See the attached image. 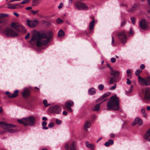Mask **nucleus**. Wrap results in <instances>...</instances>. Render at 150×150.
I'll return each mask as SVG.
<instances>
[{"mask_svg":"<svg viewBox=\"0 0 150 150\" xmlns=\"http://www.w3.org/2000/svg\"><path fill=\"white\" fill-rule=\"evenodd\" d=\"M63 6V4L62 2H61L59 5L58 6L59 9H60L62 8Z\"/></svg>","mask_w":150,"mask_h":150,"instance_id":"nucleus-46","label":"nucleus"},{"mask_svg":"<svg viewBox=\"0 0 150 150\" xmlns=\"http://www.w3.org/2000/svg\"><path fill=\"white\" fill-rule=\"evenodd\" d=\"M63 114L64 115H66L67 114V113L66 111H64L63 112Z\"/></svg>","mask_w":150,"mask_h":150,"instance_id":"nucleus-59","label":"nucleus"},{"mask_svg":"<svg viewBox=\"0 0 150 150\" xmlns=\"http://www.w3.org/2000/svg\"><path fill=\"white\" fill-rule=\"evenodd\" d=\"M145 68V66L144 65V64H142L140 66V68L141 69H144Z\"/></svg>","mask_w":150,"mask_h":150,"instance_id":"nucleus-50","label":"nucleus"},{"mask_svg":"<svg viewBox=\"0 0 150 150\" xmlns=\"http://www.w3.org/2000/svg\"><path fill=\"white\" fill-rule=\"evenodd\" d=\"M63 21L60 18H58L57 20V22L58 24H61L63 23Z\"/></svg>","mask_w":150,"mask_h":150,"instance_id":"nucleus-38","label":"nucleus"},{"mask_svg":"<svg viewBox=\"0 0 150 150\" xmlns=\"http://www.w3.org/2000/svg\"><path fill=\"white\" fill-rule=\"evenodd\" d=\"M114 39L113 37H112V45H114Z\"/></svg>","mask_w":150,"mask_h":150,"instance_id":"nucleus-53","label":"nucleus"},{"mask_svg":"<svg viewBox=\"0 0 150 150\" xmlns=\"http://www.w3.org/2000/svg\"><path fill=\"white\" fill-rule=\"evenodd\" d=\"M58 35L59 37L64 36L65 35L64 32L62 30H61L58 32Z\"/></svg>","mask_w":150,"mask_h":150,"instance_id":"nucleus-28","label":"nucleus"},{"mask_svg":"<svg viewBox=\"0 0 150 150\" xmlns=\"http://www.w3.org/2000/svg\"><path fill=\"white\" fill-rule=\"evenodd\" d=\"M141 112L144 117H147V115L145 113V110L144 108H142V109Z\"/></svg>","mask_w":150,"mask_h":150,"instance_id":"nucleus-33","label":"nucleus"},{"mask_svg":"<svg viewBox=\"0 0 150 150\" xmlns=\"http://www.w3.org/2000/svg\"><path fill=\"white\" fill-rule=\"evenodd\" d=\"M104 86L103 84H99L98 86V88L99 90L100 91H102L104 88Z\"/></svg>","mask_w":150,"mask_h":150,"instance_id":"nucleus-36","label":"nucleus"},{"mask_svg":"<svg viewBox=\"0 0 150 150\" xmlns=\"http://www.w3.org/2000/svg\"><path fill=\"white\" fill-rule=\"evenodd\" d=\"M125 24V21L124 20L123 21H122L121 23V26H123Z\"/></svg>","mask_w":150,"mask_h":150,"instance_id":"nucleus-54","label":"nucleus"},{"mask_svg":"<svg viewBox=\"0 0 150 150\" xmlns=\"http://www.w3.org/2000/svg\"><path fill=\"white\" fill-rule=\"evenodd\" d=\"M42 120L44 121H46L47 120V118L45 117H43L42 118Z\"/></svg>","mask_w":150,"mask_h":150,"instance_id":"nucleus-57","label":"nucleus"},{"mask_svg":"<svg viewBox=\"0 0 150 150\" xmlns=\"http://www.w3.org/2000/svg\"><path fill=\"white\" fill-rule=\"evenodd\" d=\"M107 107L109 110H118L120 109L119 98L115 95L111 97L108 103Z\"/></svg>","mask_w":150,"mask_h":150,"instance_id":"nucleus-2","label":"nucleus"},{"mask_svg":"<svg viewBox=\"0 0 150 150\" xmlns=\"http://www.w3.org/2000/svg\"><path fill=\"white\" fill-rule=\"evenodd\" d=\"M115 82V78L114 77H113L110 78L109 83L110 84H111Z\"/></svg>","mask_w":150,"mask_h":150,"instance_id":"nucleus-35","label":"nucleus"},{"mask_svg":"<svg viewBox=\"0 0 150 150\" xmlns=\"http://www.w3.org/2000/svg\"><path fill=\"white\" fill-rule=\"evenodd\" d=\"M5 94L9 98H12V93H10L8 91H7L5 92Z\"/></svg>","mask_w":150,"mask_h":150,"instance_id":"nucleus-37","label":"nucleus"},{"mask_svg":"<svg viewBox=\"0 0 150 150\" xmlns=\"http://www.w3.org/2000/svg\"><path fill=\"white\" fill-rule=\"evenodd\" d=\"M116 59L114 57H112L110 59V61L112 63H114L116 61Z\"/></svg>","mask_w":150,"mask_h":150,"instance_id":"nucleus-48","label":"nucleus"},{"mask_svg":"<svg viewBox=\"0 0 150 150\" xmlns=\"http://www.w3.org/2000/svg\"><path fill=\"white\" fill-rule=\"evenodd\" d=\"M35 120V118L33 116H32L18 120V121L19 123L25 126H32L34 125Z\"/></svg>","mask_w":150,"mask_h":150,"instance_id":"nucleus-4","label":"nucleus"},{"mask_svg":"<svg viewBox=\"0 0 150 150\" xmlns=\"http://www.w3.org/2000/svg\"><path fill=\"white\" fill-rule=\"evenodd\" d=\"M13 14L16 17H18L19 16L18 14L16 13H14Z\"/></svg>","mask_w":150,"mask_h":150,"instance_id":"nucleus-58","label":"nucleus"},{"mask_svg":"<svg viewBox=\"0 0 150 150\" xmlns=\"http://www.w3.org/2000/svg\"><path fill=\"white\" fill-rule=\"evenodd\" d=\"M113 144V141L112 139H110L108 142L105 143V145L106 146H108L110 145H112Z\"/></svg>","mask_w":150,"mask_h":150,"instance_id":"nucleus-25","label":"nucleus"},{"mask_svg":"<svg viewBox=\"0 0 150 150\" xmlns=\"http://www.w3.org/2000/svg\"><path fill=\"white\" fill-rule=\"evenodd\" d=\"M86 147L91 149L92 150L94 149V145L93 144L89 143L88 141H87L86 142Z\"/></svg>","mask_w":150,"mask_h":150,"instance_id":"nucleus-20","label":"nucleus"},{"mask_svg":"<svg viewBox=\"0 0 150 150\" xmlns=\"http://www.w3.org/2000/svg\"><path fill=\"white\" fill-rule=\"evenodd\" d=\"M148 23L145 19H143L140 21L139 26L142 29H146L148 28Z\"/></svg>","mask_w":150,"mask_h":150,"instance_id":"nucleus-11","label":"nucleus"},{"mask_svg":"<svg viewBox=\"0 0 150 150\" xmlns=\"http://www.w3.org/2000/svg\"><path fill=\"white\" fill-rule=\"evenodd\" d=\"M4 33L8 37H15L18 35L12 29L6 28L4 31Z\"/></svg>","mask_w":150,"mask_h":150,"instance_id":"nucleus-6","label":"nucleus"},{"mask_svg":"<svg viewBox=\"0 0 150 150\" xmlns=\"http://www.w3.org/2000/svg\"><path fill=\"white\" fill-rule=\"evenodd\" d=\"M47 122L45 121H43L42 123V128L43 129H48V127H46L47 125Z\"/></svg>","mask_w":150,"mask_h":150,"instance_id":"nucleus-30","label":"nucleus"},{"mask_svg":"<svg viewBox=\"0 0 150 150\" xmlns=\"http://www.w3.org/2000/svg\"><path fill=\"white\" fill-rule=\"evenodd\" d=\"M75 142H73L69 146V144L68 143H67L65 145V148L67 150H69V149H70L71 150H76L75 147Z\"/></svg>","mask_w":150,"mask_h":150,"instance_id":"nucleus-14","label":"nucleus"},{"mask_svg":"<svg viewBox=\"0 0 150 150\" xmlns=\"http://www.w3.org/2000/svg\"><path fill=\"white\" fill-rule=\"evenodd\" d=\"M19 25V23L15 22H12L11 24V26L17 30H18Z\"/></svg>","mask_w":150,"mask_h":150,"instance_id":"nucleus-21","label":"nucleus"},{"mask_svg":"<svg viewBox=\"0 0 150 150\" xmlns=\"http://www.w3.org/2000/svg\"><path fill=\"white\" fill-rule=\"evenodd\" d=\"M8 5L9 6L8 7V8L11 9H16L17 8V7L18 6H19L20 7H21V6H20L19 4H9Z\"/></svg>","mask_w":150,"mask_h":150,"instance_id":"nucleus-18","label":"nucleus"},{"mask_svg":"<svg viewBox=\"0 0 150 150\" xmlns=\"http://www.w3.org/2000/svg\"><path fill=\"white\" fill-rule=\"evenodd\" d=\"M21 93L23 97L26 98L29 96L30 92L28 88H25L23 89Z\"/></svg>","mask_w":150,"mask_h":150,"instance_id":"nucleus-13","label":"nucleus"},{"mask_svg":"<svg viewBox=\"0 0 150 150\" xmlns=\"http://www.w3.org/2000/svg\"><path fill=\"white\" fill-rule=\"evenodd\" d=\"M95 24V21L94 20H93L91 21L89 24V29L90 30H92L94 28V26Z\"/></svg>","mask_w":150,"mask_h":150,"instance_id":"nucleus-22","label":"nucleus"},{"mask_svg":"<svg viewBox=\"0 0 150 150\" xmlns=\"http://www.w3.org/2000/svg\"><path fill=\"white\" fill-rule=\"evenodd\" d=\"M75 8L79 10H88V6L85 4L78 1L76 2L74 5Z\"/></svg>","mask_w":150,"mask_h":150,"instance_id":"nucleus-5","label":"nucleus"},{"mask_svg":"<svg viewBox=\"0 0 150 150\" xmlns=\"http://www.w3.org/2000/svg\"><path fill=\"white\" fill-rule=\"evenodd\" d=\"M31 0H23L21 2H20L19 4H24L28 3Z\"/></svg>","mask_w":150,"mask_h":150,"instance_id":"nucleus-32","label":"nucleus"},{"mask_svg":"<svg viewBox=\"0 0 150 150\" xmlns=\"http://www.w3.org/2000/svg\"><path fill=\"white\" fill-rule=\"evenodd\" d=\"M0 126L4 129V132H1V134H3L6 132H8L11 133H14L16 132L17 130L15 129H12V127H14L15 125L10 124H7L4 122H0Z\"/></svg>","mask_w":150,"mask_h":150,"instance_id":"nucleus-3","label":"nucleus"},{"mask_svg":"<svg viewBox=\"0 0 150 150\" xmlns=\"http://www.w3.org/2000/svg\"><path fill=\"white\" fill-rule=\"evenodd\" d=\"M127 83L128 84H130L131 83V81L129 80V78H127Z\"/></svg>","mask_w":150,"mask_h":150,"instance_id":"nucleus-51","label":"nucleus"},{"mask_svg":"<svg viewBox=\"0 0 150 150\" xmlns=\"http://www.w3.org/2000/svg\"><path fill=\"white\" fill-rule=\"evenodd\" d=\"M110 74L111 75L114 76H117L119 75V72L117 71L112 70V71H111V72Z\"/></svg>","mask_w":150,"mask_h":150,"instance_id":"nucleus-27","label":"nucleus"},{"mask_svg":"<svg viewBox=\"0 0 150 150\" xmlns=\"http://www.w3.org/2000/svg\"><path fill=\"white\" fill-rule=\"evenodd\" d=\"M73 105L74 103L73 101L71 100H69L68 102L65 103L66 108L68 111L70 112H72L71 107Z\"/></svg>","mask_w":150,"mask_h":150,"instance_id":"nucleus-12","label":"nucleus"},{"mask_svg":"<svg viewBox=\"0 0 150 150\" xmlns=\"http://www.w3.org/2000/svg\"><path fill=\"white\" fill-rule=\"evenodd\" d=\"M1 17H7L8 16V14H4L3 13H1L0 14Z\"/></svg>","mask_w":150,"mask_h":150,"instance_id":"nucleus-47","label":"nucleus"},{"mask_svg":"<svg viewBox=\"0 0 150 150\" xmlns=\"http://www.w3.org/2000/svg\"><path fill=\"white\" fill-rule=\"evenodd\" d=\"M106 100V99H105L102 101L99 104L95 105L94 106V108L93 109V110L94 111H98L99 110L100 104Z\"/></svg>","mask_w":150,"mask_h":150,"instance_id":"nucleus-16","label":"nucleus"},{"mask_svg":"<svg viewBox=\"0 0 150 150\" xmlns=\"http://www.w3.org/2000/svg\"><path fill=\"white\" fill-rule=\"evenodd\" d=\"M146 109L148 111L150 110V106H148L146 107Z\"/></svg>","mask_w":150,"mask_h":150,"instance_id":"nucleus-61","label":"nucleus"},{"mask_svg":"<svg viewBox=\"0 0 150 150\" xmlns=\"http://www.w3.org/2000/svg\"><path fill=\"white\" fill-rule=\"evenodd\" d=\"M30 36V34L29 33H28L27 35L25 36V38L26 39H27L28 38H29Z\"/></svg>","mask_w":150,"mask_h":150,"instance_id":"nucleus-55","label":"nucleus"},{"mask_svg":"<svg viewBox=\"0 0 150 150\" xmlns=\"http://www.w3.org/2000/svg\"><path fill=\"white\" fill-rule=\"evenodd\" d=\"M127 76L128 77H130V78L131 77V74H127Z\"/></svg>","mask_w":150,"mask_h":150,"instance_id":"nucleus-63","label":"nucleus"},{"mask_svg":"<svg viewBox=\"0 0 150 150\" xmlns=\"http://www.w3.org/2000/svg\"><path fill=\"white\" fill-rule=\"evenodd\" d=\"M50 110L53 113L59 114L61 112V108L58 105H52L50 108Z\"/></svg>","mask_w":150,"mask_h":150,"instance_id":"nucleus-7","label":"nucleus"},{"mask_svg":"<svg viewBox=\"0 0 150 150\" xmlns=\"http://www.w3.org/2000/svg\"><path fill=\"white\" fill-rule=\"evenodd\" d=\"M52 34L51 31L42 33L35 31L32 35L30 42L32 45H34L37 42L36 45L39 47L43 45H46L50 41Z\"/></svg>","mask_w":150,"mask_h":150,"instance_id":"nucleus-1","label":"nucleus"},{"mask_svg":"<svg viewBox=\"0 0 150 150\" xmlns=\"http://www.w3.org/2000/svg\"><path fill=\"white\" fill-rule=\"evenodd\" d=\"M133 86L132 85L130 86V88L129 90V92H130L131 91H132L133 88Z\"/></svg>","mask_w":150,"mask_h":150,"instance_id":"nucleus-56","label":"nucleus"},{"mask_svg":"<svg viewBox=\"0 0 150 150\" xmlns=\"http://www.w3.org/2000/svg\"><path fill=\"white\" fill-rule=\"evenodd\" d=\"M18 90H15L13 93H12V98H13L16 97L18 93Z\"/></svg>","mask_w":150,"mask_h":150,"instance_id":"nucleus-29","label":"nucleus"},{"mask_svg":"<svg viewBox=\"0 0 150 150\" xmlns=\"http://www.w3.org/2000/svg\"><path fill=\"white\" fill-rule=\"evenodd\" d=\"M138 82L139 84L142 85H145L146 80L142 78L140 76H138Z\"/></svg>","mask_w":150,"mask_h":150,"instance_id":"nucleus-17","label":"nucleus"},{"mask_svg":"<svg viewBox=\"0 0 150 150\" xmlns=\"http://www.w3.org/2000/svg\"><path fill=\"white\" fill-rule=\"evenodd\" d=\"M144 138L146 140L150 141V128L145 134Z\"/></svg>","mask_w":150,"mask_h":150,"instance_id":"nucleus-19","label":"nucleus"},{"mask_svg":"<svg viewBox=\"0 0 150 150\" xmlns=\"http://www.w3.org/2000/svg\"><path fill=\"white\" fill-rule=\"evenodd\" d=\"M131 20L134 25L135 24V18L134 17H132L131 18Z\"/></svg>","mask_w":150,"mask_h":150,"instance_id":"nucleus-43","label":"nucleus"},{"mask_svg":"<svg viewBox=\"0 0 150 150\" xmlns=\"http://www.w3.org/2000/svg\"><path fill=\"white\" fill-rule=\"evenodd\" d=\"M88 92L91 95H94L96 93V90L94 88L91 87L88 89Z\"/></svg>","mask_w":150,"mask_h":150,"instance_id":"nucleus-23","label":"nucleus"},{"mask_svg":"<svg viewBox=\"0 0 150 150\" xmlns=\"http://www.w3.org/2000/svg\"><path fill=\"white\" fill-rule=\"evenodd\" d=\"M17 30L22 32H25L26 30L24 27L21 25H20Z\"/></svg>","mask_w":150,"mask_h":150,"instance_id":"nucleus-26","label":"nucleus"},{"mask_svg":"<svg viewBox=\"0 0 150 150\" xmlns=\"http://www.w3.org/2000/svg\"><path fill=\"white\" fill-rule=\"evenodd\" d=\"M32 8L31 7H30H30H26V9L27 10H30L31 9H32Z\"/></svg>","mask_w":150,"mask_h":150,"instance_id":"nucleus-60","label":"nucleus"},{"mask_svg":"<svg viewBox=\"0 0 150 150\" xmlns=\"http://www.w3.org/2000/svg\"><path fill=\"white\" fill-rule=\"evenodd\" d=\"M38 21L36 20L29 21L27 20V25L31 28H33L35 27L38 24Z\"/></svg>","mask_w":150,"mask_h":150,"instance_id":"nucleus-10","label":"nucleus"},{"mask_svg":"<svg viewBox=\"0 0 150 150\" xmlns=\"http://www.w3.org/2000/svg\"><path fill=\"white\" fill-rule=\"evenodd\" d=\"M43 103L44 104L45 107H47L49 105V104H47V100H45L43 101Z\"/></svg>","mask_w":150,"mask_h":150,"instance_id":"nucleus-39","label":"nucleus"},{"mask_svg":"<svg viewBox=\"0 0 150 150\" xmlns=\"http://www.w3.org/2000/svg\"><path fill=\"white\" fill-rule=\"evenodd\" d=\"M144 100L147 103L150 101V88L149 87L145 89Z\"/></svg>","mask_w":150,"mask_h":150,"instance_id":"nucleus-8","label":"nucleus"},{"mask_svg":"<svg viewBox=\"0 0 150 150\" xmlns=\"http://www.w3.org/2000/svg\"><path fill=\"white\" fill-rule=\"evenodd\" d=\"M142 72V71L141 70H140L139 69H137L135 72V75L137 76L138 75H139V73H140L141 72Z\"/></svg>","mask_w":150,"mask_h":150,"instance_id":"nucleus-40","label":"nucleus"},{"mask_svg":"<svg viewBox=\"0 0 150 150\" xmlns=\"http://www.w3.org/2000/svg\"><path fill=\"white\" fill-rule=\"evenodd\" d=\"M91 125V123L89 121H86L85 124L84 126V129L87 131L88 128Z\"/></svg>","mask_w":150,"mask_h":150,"instance_id":"nucleus-24","label":"nucleus"},{"mask_svg":"<svg viewBox=\"0 0 150 150\" xmlns=\"http://www.w3.org/2000/svg\"><path fill=\"white\" fill-rule=\"evenodd\" d=\"M127 74H131V71L130 69H128L127 71Z\"/></svg>","mask_w":150,"mask_h":150,"instance_id":"nucleus-52","label":"nucleus"},{"mask_svg":"<svg viewBox=\"0 0 150 150\" xmlns=\"http://www.w3.org/2000/svg\"><path fill=\"white\" fill-rule=\"evenodd\" d=\"M39 12V11L38 10H37L36 11H34L33 10H31V12L33 14H36L38 13Z\"/></svg>","mask_w":150,"mask_h":150,"instance_id":"nucleus-42","label":"nucleus"},{"mask_svg":"<svg viewBox=\"0 0 150 150\" xmlns=\"http://www.w3.org/2000/svg\"><path fill=\"white\" fill-rule=\"evenodd\" d=\"M146 81V82L145 85H149L150 84V76H149L147 78Z\"/></svg>","mask_w":150,"mask_h":150,"instance_id":"nucleus-34","label":"nucleus"},{"mask_svg":"<svg viewBox=\"0 0 150 150\" xmlns=\"http://www.w3.org/2000/svg\"><path fill=\"white\" fill-rule=\"evenodd\" d=\"M147 2L148 3V4L149 5L150 4V0H146Z\"/></svg>","mask_w":150,"mask_h":150,"instance_id":"nucleus-64","label":"nucleus"},{"mask_svg":"<svg viewBox=\"0 0 150 150\" xmlns=\"http://www.w3.org/2000/svg\"><path fill=\"white\" fill-rule=\"evenodd\" d=\"M73 0H69V4H71L72 3V2Z\"/></svg>","mask_w":150,"mask_h":150,"instance_id":"nucleus-62","label":"nucleus"},{"mask_svg":"<svg viewBox=\"0 0 150 150\" xmlns=\"http://www.w3.org/2000/svg\"><path fill=\"white\" fill-rule=\"evenodd\" d=\"M143 123V121L139 117H136L134 120V122L132 123V125H134L137 124L139 125H141Z\"/></svg>","mask_w":150,"mask_h":150,"instance_id":"nucleus-15","label":"nucleus"},{"mask_svg":"<svg viewBox=\"0 0 150 150\" xmlns=\"http://www.w3.org/2000/svg\"><path fill=\"white\" fill-rule=\"evenodd\" d=\"M56 123L58 125H60L62 123L61 120H59L58 119H56Z\"/></svg>","mask_w":150,"mask_h":150,"instance_id":"nucleus-44","label":"nucleus"},{"mask_svg":"<svg viewBox=\"0 0 150 150\" xmlns=\"http://www.w3.org/2000/svg\"><path fill=\"white\" fill-rule=\"evenodd\" d=\"M116 83H115L114 86L110 88V89L112 90L115 89L116 87Z\"/></svg>","mask_w":150,"mask_h":150,"instance_id":"nucleus-49","label":"nucleus"},{"mask_svg":"<svg viewBox=\"0 0 150 150\" xmlns=\"http://www.w3.org/2000/svg\"><path fill=\"white\" fill-rule=\"evenodd\" d=\"M54 124L53 122H50L48 125V126L49 128H52L54 126Z\"/></svg>","mask_w":150,"mask_h":150,"instance_id":"nucleus-41","label":"nucleus"},{"mask_svg":"<svg viewBox=\"0 0 150 150\" xmlns=\"http://www.w3.org/2000/svg\"><path fill=\"white\" fill-rule=\"evenodd\" d=\"M109 95V93H105L101 97H100L99 99L97 100H101L103 98H104L108 96Z\"/></svg>","mask_w":150,"mask_h":150,"instance_id":"nucleus-31","label":"nucleus"},{"mask_svg":"<svg viewBox=\"0 0 150 150\" xmlns=\"http://www.w3.org/2000/svg\"><path fill=\"white\" fill-rule=\"evenodd\" d=\"M118 37L121 40L123 44L125 43L126 42L127 37L126 35L123 32L119 33L118 34Z\"/></svg>","mask_w":150,"mask_h":150,"instance_id":"nucleus-9","label":"nucleus"},{"mask_svg":"<svg viewBox=\"0 0 150 150\" xmlns=\"http://www.w3.org/2000/svg\"><path fill=\"white\" fill-rule=\"evenodd\" d=\"M41 1V0H33V3L37 4H39Z\"/></svg>","mask_w":150,"mask_h":150,"instance_id":"nucleus-45","label":"nucleus"}]
</instances>
